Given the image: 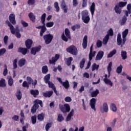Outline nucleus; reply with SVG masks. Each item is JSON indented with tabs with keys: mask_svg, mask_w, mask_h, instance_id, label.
<instances>
[{
	"mask_svg": "<svg viewBox=\"0 0 131 131\" xmlns=\"http://www.w3.org/2000/svg\"><path fill=\"white\" fill-rule=\"evenodd\" d=\"M128 34V29H126L122 33V38H121V34L119 33L117 37V42L118 46H124L125 42L126 41V36Z\"/></svg>",
	"mask_w": 131,
	"mask_h": 131,
	"instance_id": "f257e3e1",
	"label": "nucleus"
},
{
	"mask_svg": "<svg viewBox=\"0 0 131 131\" xmlns=\"http://www.w3.org/2000/svg\"><path fill=\"white\" fill-rule=\"evenodd\" d=\"M34 105L32 107L31 109V112L32 114H34L35 113H36V110L39 108V105L40 107H43V104L42 103V101L39 100V99H36L33 102Z\"/></svg>",
	"mask_w": 131,
	"mask_h": 131,
	"instance_id": "f03ea898",
	"label": "nucleus"
},
{
	"mask_svg": "<svg viewBox=\"0 0 131 131\" xmlns=\"http://www.w3.org/2000/svg\"><path fill=\"white\" fill-rule=\"evenodd\" d=\"M61 39L63 40V41H65L66 42L68 41V39H71V32L70 30H69V29H65L64 33H62L61 35Z\"/></svg>",
	"mask_w": 131,
	"mask_h": 131,
	"instance_id": "7ed1b4c3",
	"label": "nucleus"
},
{
	"mask_svg": "<svg viewBox=\"0 0 131 131\" xmlns=\"http://www.w3.org/2000/svg\"><path fill=\"white\" fill-rule=\"evenodd\" d=\"M82 16V20L85 23V24H88L91 20V18L90 17V15H89V11L88 10H83L81 12Z\"/></svg>",
	"mask_w": 131,
	"mask_h": 131,
	"instance_id": "20e7f679",
	"label": "nucleus"
},
{
	"mask_svg": "<svg viewBox=\"0 0 131 131\" xmlns=\"http://www.w3.org/2000/svg\"><path fill=\"white\" fill-rule=\"evenodd\" d=\"M127 4V2H120L118 4V5H116L115 7V12L117 14H121V10L119 8H123V7H125L126 6V4Z\"/></svg>",
	"mask_w": 131,
	"mask_h": 131,
	"instance_id": "39448f33",
	"label": "nucleus"
},
{
	"mask_svg": "<svg viewBox=\"0 0 131 131\" xmlns=\"http://www.w3.org/2000/svg\"><path fill=\"white\" fill-rule=\"evenodd\" d=\"M46 45H50L54 38V36L51 34H47L43 36Z\"/></svg>",
	"mask_w": 131,
	"mask_h": 131,
	"instance_id": "423d86ee",
	"label": "nucleus"
},
{
	"mask_svg": "<svg viewBox=\"0 0 131 131\" xmlns=\"http://www.w3.org/2000/svg\"><path fill=\"white\" fill-rule=\"evenodd\" d=\"M66 50L70 54H72V55H74L75 56H76V55L78 54V50H77V48L73 45L67 48Z\"/></svg>",
	"mask_w": 131,
	"mask_h": 131,
	"instance_id": "0eeeda50",
	"label": "nucleus"
},
{
	"mask_svg": "<svg viewBox=\"0 0 131 131\" xmlns=\"http://www.w3.org/2000/svg\"><path fill=\"white\" fill-rule=\"evenodd\" d=\"M6 24H7L8 26L10 27V30L12 33V34H15V32L20 31L18 27H16V28H14V26L11 24V23L9 21V20L6 21Z\"/></svg>",
	"mask_w": 131,
	"mask_h": 131,
	"instance_id": "6e6552de",
	"label": "nucleus"
},
{
	"mask_svg": "<svg viewBox=\"0 0 131 131\" xmlns=\"http://www.w3.org/2000/svg\"><path fill=\"white\" fill-rule=\"evenodd\" d=\"M59 108L63 113H66L70 111V105L67 103L64 104L63 105L60 104Z\"/></svg>",
	"mask_w": 131,
	"mask_h": 131,
	"instance_id": "1a4fd4ad",
	"label": "nucleus"
},
{
	"mask_svg": "<svg viewBox=\"0 0 131 131\" xmlns=\"http://www.w3.org/2000/svg\"><path fill=\"white\" fill-rule=\"evenodd\" d=\"M40 50H41V46H40L33 47L31 49V54H32V55H34V56H35V55H36V53L40 52Z\"/></svg>",
	"mask_w": 131,
	"mask_h": 131,
	"instance_id": "9d476101",
	"label": "nucleus"
},
{
	"mask_svg": "<svg viewBox=\"0 0 131 131\" xmlns=\"http://www.w3.org/2000/svg\"><path fill=\"white\" fill-rule=\"evenodd\" d=\"M18 53H20L24 56H25L28 53V49L27 48L19 47L17 50Z\"/></svg>",
	"mask_w": 131,
	"mask_h": 131,
	"instance_id": "9b49d317",
	"label": "nucleus"
},
{
	"mask_svg": "<svg viewBox=\"0 0 131 131\" xmlns=\"http://www.w3.org/2000/svg\"><path fill=\"white\" fill-rule=\"evenodd\" d=\"M9 19L10 23H12L13 25H16V16L15 14L11 13L9 16Z\"/></svg>",
	"mask_w": 131,
	"mask_h": 131,
	"instance_id": "f8f14e48",
	"label": "nucleus"
},
{
	"mask_svg": "<svg viewBox=\"0 0 131 131\" xmlns=\"http://www.w3.org/2000/svg\"><path fill=\"white\" fill-rule=\"evenodd\" d=\"M32 43H33V41L30 39H28L25 41V46L28 50L31 49V47H32Z\"/></svg>",
	"mask_w": 131,
	"mask_h": 131,
	"instance_id": "ddd939ff",
	"label": "nucleus"
},
{
	"mask_svg": "<svg viewBox=\"0 0 131 131\" xmlns=\"http://www.w3.org/2000/svg\"><path fill=\"white\" fill-rule=\"evenodd\" d=\"M96 51L93 52V45L90 47V51L89 53V61H91L93 60V58L95 57V55H96Z\"/></svg>",
	"mask_w": 131,
	"mask_h": 131,
	"instance_id": "4468645a",
	"label": "nucleus"
},
{
	"mask_svg": "<svg viewBox=\"0 0 131 131\" xmlns=\"http://www.w3.org/2000/svg\"><path fill=\"white\" fill-rule=\"evenodd\" d=\"M103 57H104V51H99L97 53L95 60L96 61H99L100 60H102L103 58Z\"/></svg>",
	"mask_w": 131,
	"mask_h": 131,
	"instance_id": "2eb2a0df",
	"label": "nucleus"
},
{
	"mask_svg": "<svg viewBox=\"0 0 131 131\" xmlns=\"http://www.w3.org/2000/svg\"><path fill=\"white\" fill-rule=\"evenodd\" d=\"M96 102L97 100L95 98H93L90 100V106L94 111H96Z\"/></svg>",
	"mask_w": 131,
	"mask_h": 131,
	"instance_id": "dca6fc26",
	"label": "nucleus"
},
{
	"mask_svg": "<svg viewBox=\"0 0 131 131\" xmlns=\"http://www.w3.org/2000/svg\"><path fill=\"white\" fill-rule=\"evenodd\" d=\"M83 49H85L88 48V36L85 35L83 38V41L82 43Z\"/></svg>",
	"mask_w": 131,
	"mask_h": 131,
	"instance_id": "f3484780",
	"label": "nucleus"
},
{
	"mask_svg": "<svg viewBox=\"0 0 131 131\" xmlns=\"http://www.w3.org/2000/svg\"><path fill=\"white\" fill-rule=\"evenodd\" d=\"M53 94H54V91H47L46 92H43L42 95L43 97L45 98H51L52 96H53Z\"/></svg>",
	"mask_w": 131,
	"mask_h": 131,
	"instance_id": "a211bd4d",
	"label": "nucleus"
},
{
	"mask_svg": "<svg viewBox=\"0 0 131 131\" xmlns=\"http://www.w3.org/2000/svg\"><path fill=\"white\" fill-rule=\"evenodd\" d=\"M28 17L31 21L33 23H35V20L36 19V17L35 15L32 12H30L28 14Z\"/></svg>",
	"mask_w": 131,
	"mask_h": 131,
	"instance_id": "6ab92c4d",
	"label": "nucleus"
},
{
	"mask_svg": "<svg viewBox=\"0 0 131 131\" xmlns=\"http://www.w3.org/2000/svg\"><path fill=\"white\" fill-rule=\"evenodd\" d=\"M30 93L31 95H32L34 98H36V96L39 95V91H38L37 90H30Z\"/></svg>",
	"mask_w": 131,
	"mask_h": 131,
	"instance_id": "aec40b11",
	"label": "nucleus"
},
{
	"mask_svg": "<svg viewBox=\"0 0 131 131\" xmlns=\"http://www.w3.org/2000/svg\"><path fill=\"white\" fill-rule=\"evenodd\" d=\"M74 113V110H72L70 113L68 115L66 118V121H70L71 120V117L73 116Z\"/></svg>",
	"mask_w": 131,
	"mask_h": 131,
	"instance_id": "412c9836",
	"label": "nucleus"
},
{
	"mask_svg": "<svg viewBox=\"0 0 131 131\" xmlns=\"http://www.w3.org/2000/svg\"><path fill=\"white\" fill-rule=\"evenodd\" d=\"M96 10V4L95 3H93L90 7V11L91 13V15L94 16V14L95 13V10Z\"/></svg>",
	"mask_w": 131,
	"mask_h": 131,
	"instance_id": "4be33fe9",
	"label": "nucleus"
},
{
	"mask_svg": "<svg viewBox=\"0 0 131 131\" xmlns=\"http://www.w3.org/2000/svg\"><path fill=\"white\" fill-rule=\"evenodd\" d=\"M26 64V59L25 58H21L18 61V66L19 67H23Z\"/></svg>",
	"mask_w": 131,
	"mask_h": 131,
	"instance_id": "5701e85b",
	"label": "nucleus"
},
{
	"mask_svg": "<svg viewBox=\"0 0 131 131\" xmlns=\"http://www.w3.org/2000/svg\"><path fill=\"white\" fill-rule=\"evenodd\" d=\"M62 85L66 89V90H68L70 86V84H69V81L68 80H66L64 82H62Z\"/></svg>",
	"mask_w": 131,
	"mask_h": 131,
	"instance_id": "b1692460",
	"label": "nucleus"
},
{
	"mask_svg": "<svg viewBox=\"0 0 131 131\" xmlns=\"http://www.w3.org/2000/svg\"><path fill=\"white\" fill-rule=\"evenodd\" d=\"M37 118L39 121H43V120H45V114L41 113V114H38Z\"/></svg>",
	"mask_w": 131,
	"mask_h": 131,
	"instance_id": "393cba45",
	"label": "nucleus"
},
{
	"mask_svg": "<svg viewBox=\"0 0 131 131\" xmlns=\"http://www.w3.org/2000/svg\"><path fill=\"white\" fill-rule=\"evenodd\" d=\"M15 96L18 101H20V100L22 99V93H21V91L20 90H17L16 91V93H15Z\"/></svg>",
	"mask_w": 131,
	"mask_h": 131,
	"instance_id": "a878e982",
	"label": "nucleus"
},
{
	"mask_svg": "<svg viewBox=\"0 0 131 131\" xmlns=\"http://www.w3.org/2000/svg\"><path fill=\"white\" fill-rule=\"evenodd\" d=\"M50 79H51V74H48L46 75L43 78L45 83H48L50 82L51 81H50Z\"/></svg>",
	"mask_w": 131,
	"mask_h": 131,
	"instance_id": "bb28decb",
	"label": "nucleus"
},
{
	"mask_svg": "<svg viewBox=\"0 0 131 131\" xmlns=\"http://www.w3.org/2000/svg\"><path fill=\"white\" fill-rule=\"evenodd\" d=\"M46 31H47V28L46 27V24H44L40 31V36H42L43 35V33Z\"/></svg>",
	"mask_w": 131,
	"mask_h": 131,
	"instance_id": "cd10ccee",
	"label": "nucleus"
},
{
	"mask_svg": "<svg viewBox=\"0 0 131 131\" xmlns=\"http://www.w3.org/2000/svg\"><path fill=\"white\" fill-rule=\"evenodd\" d=\"M121 56L123 60L127 59V53H126V51L122 50L121 52Z\"/></svg>",
	"mask_w": 131,
	"mask_h": 131,
	"instance_id": "c85d7f7f",
	"label": "nucleus"
},
{
	"mask_svg": "<svg viewBox=\"0 0 131 131\" xmlns=\"http://www.w3.org/2000/svg\"><path fill=\"white\" fill-rule=\"evenodd\" d=\"M6 86H7L6 80L4 78H2L0 80V88H6Z\"/></svg>",
	"mask_w": 131,
	"mask_h": 131,
	"instance_id": "c756f323",
	"label": "nucleus"
},
{
	"mask_svg": "<svg viewBox=\"0 0 131 131\" xmlns=\"http://www.w3.org/2000/svg\"><path fill=\"white\" fill-rule=\"evenodd\" d=\"M103 81L105 82V84H108L109 85H111V86H113V83H112L111 80L104 78Z\"/></svg>",
	"mask_w": 131,
	"mask_h": 131,
	"instance_id": "7c9ffc66",
	"label": "nucleus"
},
{
	"mask_svg": "<svg viewBox=\"0 0 131 131\" xmlns=\"http://www.w3.org/2000/svg\"><path fill=\"white\" fill-rule=\"evenodd\" d=\"M110 37L108 35H106L102 40L103 45H107L108 41H109Z\"/></svg>",
	"mask_w": 131,
	"mask_h": 131,
	"instance_id": "2f4dec72",
	"label": "nucleus"
},
{
	"mask_svg": "<svg viewBox=\"0 0 131 131\" xmlns=\"http://www.w3.org/2000/svg\"><path fill=\"white\" fill-rule=\"evenodd\" d=\"M57 120L58 122H62V121L64 120V117H63V115H62V114H59L57 115Z\"/></svg>",
	"mask_w": 131,
	"mask_h": 131,
	"instance_id": "473e14b6",
	"label": "nucleus"
},
{
	"mask_svg": "<svg viewBox=\"0 0 131 131\" xmlns=\"http://www.w3.org/2000/svg\"><path fill=\"white\" fill-rule=\"evenodd\" d=\"M37 118V116H36V115H34V116H32L31 117V120L32 121V124H35V123H36Z\"/></svg>",
	"mask_w": 131,
	"mask_h": 131,
	"instance_id": "72a5a7b5",
	"label": "nucleus"
},
{
	"mask_svg": "<svg viewBox=\"0 0 131 131\" xmlns=\"http://www.w3.org/2000/svg\"><path fill=\"white\" fill-rule=\"evenodd\" d=\"M127 20V18H126V16L124 15L122 20L120 21V24L121 26L124 25L125 23H126V21Z\"/></svg>",
	"mask_w": 131,
	"mask_h": 131,
	"instance_id": "f704fd0d",
	"label": "nucleus"
},
{
	"mask_svg": "<svg viewBox=\"0 0 131 131\" xmlns=\"http://www.w3.org/2000/svg\"><path fill=\"white\" fill-rule=\"evenodd\" d=\"M47 17V14L43 13L41 16V23L42 24H46V17Z\"/></svg>",
	"mask_w": 131,
	"mask_h": 131,
	"instance_id": "c9c22d12",
	"label": "nucleus"
},
{
	"mask_svg": "<svg viewBox=\"0 0 131 131\" xmlns=\"http://www.w3.org/2000/svg\"><path fill=\"white\" fill-rule=\"evenodd\" d=\"M49 71V69H48V66H44L42 67V73L43 74H47Z\"/></svg>",
	"mask_w": 131,
	"mask_h": 131,
	"instance_id": "e433bc0d",
	"label": "nucleus"
},
{
	"mask_svg": "<svg viewBox=\"0 0 131 131\" xmlns=\"http://www.w3.org/2000/svg\"><path fill=\"white\" fill-rule=\"evenodd\" d=\"M115 54H116V49H114L107 55V58H112V56H114Z\"/></svg>",
	"mask_w": 131,
	"mask_h": 131,
	"instance_id": "4c0bfd02",
	"label": "nucleus"
},
{
	"mask_svg": "<svg viewBox=\"0 0 131 131\" xmlns=\"http://www.w3.org/2000/svg\"><path fill=\"white\" fill-rule=\"evenodd\" d=\"M111 110L113 111V112H116L117 111V107H116V105L114 103H112L110 106Z\"/></svg>",
	"mask_w": 131,
	"mask_h": 131,
	"instance_id": "58836bf2",
	"label": "nucleus"
},
{
	"mask_svg": "<svg viewBox=\"0 0 131 131\" xmlns=\"http://www.w3.org/2000/svg\"><path fill=\"white\" fill-rule=\"evenodd\" d=\"M84 64H85V59L82 58L79 63L80 68L81 69H82V68L84 67Z\"/></svg>",
	"mask_w": 131,
	"mask_h": 131,
	"instance_id": "ea45409f",
	"label": "nucleus"
},
{
	"mask_svg": "<svg viewBox=\"0 0 131 131\" xmlns=\"http://www.w3.org/2000/svg\"><path fill=\"white\" fill-rule=\"evenodd\" d=\"M73 61V58L72 57H69L67 60V66H70L71 65V62Z\"/></svg>",
	"mask_w": 131,
	"mask_h": 131,
	"instance_id": "a19ab883",
	"label": "nucleus"
},
{
	"mask_svg": "<svg viewBox=\"0 0 131 131\" xmlns=\"http://www.w3.org/2000/svg\"><path fill=\"white\" fill-rule=\"evenodd\" d=\"M99 95V90L97 89L95 91H93L91 93V96L92 98L97 97Z\"/></svg>",
	"mask_w": 131,
	"mask_h": 131,
	"instance_id": "79ce46f5",
	"label": "nucleus"
},
{
	"mask_svg": "<svg viewBox=\"0 0 131 131\" xmlns=\"http://www.w3.org/2000/svg\"><path fill=\"white\" fill-rule=\"evenodd\" d=\"M100 67V66L99 64L97 65L96 63H94L92 65V71H95V70H98L99 69V68Z\"/></svg>",
	"mask_w": 131,
	"mask_h": 131,
	"instance_id": "37998d69",
	"label": "nucleus"
},
{
	"mask_svg": "<svg viewBox=\"0 0 131 131\" xmlns=\"http://www.w3.org/2000/svg\"><path fill=\"white\" fill-rule=\"evenodd\" d=\"M54 6V8L56 10V11L57 12H59L60 11V7H59V3H58V2H55Z\"/></svg>",
	"mask_w": 131,
	"mask_h": 131,
	"instance_id": "c03bdc74",
	"label": "nucleus"
},
{
	"mask_svg": "<svg viewBox=\"0 0 131 131\" xmlns=\"http://www.w3.org/2000/svg\"><path fill=\"white\" fill-rule=\"evenodd\" d=\"M113 30L112 29V28H111L108 30L106 35H108V36H113Z\"/></svg>",
	"mask_w": 131,
	"mask_h": 131,
	"instance_id": "a18cd8bd",
	"label": "nucleus"
},
{
	"mask_svg": "<svg viewBox=\"0 0 131 131\" xmlns=\"http://www.w3.org/2000/svg\"><path fill=\"white\" fill-rule=\"evenodd\" d=\"M53 123H48L46 124L45 126V129L46 131H49V129H50V127H52Z\"/></svg>",
	"mask_w": 131,
	"mask_h": 131,
	"instance_id": "49530a36",
	"label": "nucleus"
},
{
	"mask_svg": "<svg viewBox=\"0 0 131 131\" xmlns=\"http://www.w3.org/2000/svg\"><path fill=\"white\" fill-rule=\"evenodd\" d=\"M103 110L104 112H108V104H107V103H104L103 104Z\"/></svg>",
	"mask_w": 131,
	"mask_h": 131,
	"instance_id": "de8ad7c7",
	"label": "nucleus"
},
{
	"mask_svg": "<svg viewBox=\"0 0 131 131\" xmlns=\"http://www.w3.org/2000/svg\"><path fill=\"white\" fill-rule=\"evenodd\" d=\"M123 67H122V65H120L119 67H118L116 70V72L117 73H120L121 72H122V68Z\"/></svg>",
	"mask_w": 131,
	"mask_h": 131,
	"instance_id": "09e8293b",
	"label": "nucleus"
},
{
	"mask_svg": "<svg viewBox=\"0 0 131 131\" xmlns=\"http://www.w3.org/2000/svg\"><path fill=\"white\" fill-rule=\"evenodd\" d=\"M17 61H18V60H17V59H15L13 60V69H16L17 68V67H18V66L17 65Z\"/></svg>",
	"mask_w": 131,
	"mask_h": 131,
	"instance_id": "8fccbe9b",
	"label": "nucleus"
},
{
	"mask_svg": "<svg viewBox=\"0 0 131 131\" xmlns=\"http://www.w3.org/2000/svg\"><path fill=\"white\" fill-rule=\"evenodd\" d=\"M5 69L3 71V75L6 76L8 74V67L6 64L4 66Z\"/></svg>",
	"mask_w": 131,
	"mask_h": 131,
	"instance_id": "3c124183",
	"label": "nucleus"
},
{
	"mask_svg": "<svg viewBox=\"0 0 131 131\" xmlns=\"http://www.w3.org/2000/svg\"><path fill=\"white\" fill-rule=\"evenodd\" d=\"M57 61V59H56L54 57H52L51 60H49V63L50 64H55Z\"/></svg>",
	"mask_w": 131,
	"mask_h": 131,
	"instance_id": "603ef678",
	"label": "nucleus"
},
{
	"mask_svg": "<svg viewBox=\"0 0 131 131\" xmlns=\"http://www.w3.org/2000/svg\"><path fill=\"white\" fill-rule=\"evenodd\" d=\"M23 86L24 88H27V89L29 88V83L27 82L26 81H24L23 83Z\"/></svg>",
	"mask_w": 131,
	"mask_h": 131,
	"instance_id": "864d4df0",
	"label": "nucleus"
},
{
	"mask_svg": "<svg viewBox=\"0 0 131 131\" xmlns=\"http://www.w3.org/2000/svg\"><path fill=\"white\" fill-rule=\"evenodd\" d=\"M54 26V22H48L46 23V27L48 28L53 27Z\"/></svg>",
	"mask_w": 131,
	"mask_h": 131,
	"instance_id": "5fc2aeb1",
	"label": "nucleus"
},
{
	"mask_svg": "<svg viewBox=\"0 0 131 131\" xmlns=\"http://www.w3.org/2000/svg\"><path fill=\"white\" fill-rule=\"evenodd\" d=\"M48 85H49V87L50 88V89H52V90L53 89H54L55 88H56V86H55V84H54V83H53V82H49L48 83H47Z\"/></svg>",
	"mask_w": 131,
	"mask_h": 131,
	"instance_id": "6e6d98bb",
	"label": "nucleus"
},
{
	"mask_svg": "<svg viewBox=\"0 0 131 131\" xmlns=\"http://www.w3.org/2000/svg\"><path fill=\"white\" fill-rule=\"evenodd\" d=\"M6 52H7V50L5 48H2L0 49V57L1 56H3V55H4Z\"/></svg>",
	"mask_w": 131,
	"mask_h": 131,
	"instance_id": "4d7b16f0",
	"label": "nucleus"
},
{
	"mask_svg": "<svg viewBox=\"0 0 131 131\" xmlns=\"http://www.w3.org/2000/svg\"><path fill=\"white\" fill-rule=\"evenodd\" d=\"M14 83V80L12 78H10L8 80V84L10 86H12Z\"/></svg>",
	"mask_w": 131,
	"mask_h": 131,
	"instance_id": "13d9d810",
	"label": "nucleus"
},
{
	"mask_svg": "<svg viewBox=\"0 0 131 131\" xmlns=\"http://www.w3.org/2000/svg\"><path fill=\"white\" fill-rule=\"evenodd\" d=\"M35 4V0H28V5L29 6H33Z\"/></svg>",
	"mask_w": 131,
	"mask_h": 131,
	"instance_id": "bf43d9fd",
	"label": "nucleus"
},
{
	"mask_svg": "<svg viewBox=\"0 0 131 131\" xmlns=\"http://www.w3.org/2000/svg\"><path fill=\"white\" fill-rule=\"evenodd\" d=\"M64 101L67 103H69L72 101V99H71V97L68 96L64 98Z\"/></svg>",
	"mask_w": 131,
	"mask_h": 131,
	"instance_id": "052dcab7",
	"label": "nucleus"
},
{
	"mask_svg": "<svg viewBox=\"0 0 131 131\" xmlns=\"http://www.w3.org/2000/svg\"><path fill=\"white\" fill-rule=\"evenodd\" d=\"M96 46L97 48H101V47H102V41L98 40L96 43Z\"/></svg>",
	"mask_w": 131,
	"mask_h": 131,
	"instance_id": "680f3d73",
	"label": "nucleus"
},
{
	"mask_svg": "<svg viewBox=\"0 0 131 131\" xmlns=\"http://www.w3.org/2000/svg\"><path fill=\"white\" fill-rule=\"evenodd\" d=\"M88 6V0H83V2L82 4V8H85Z\"/></svg>",
	"mask_w": 131,
	"mask_h": 131,
	"instance_id": "e2e57ef3",
	"label": "nucleus"
},
{
	"mask_svg": "<svg viewBox=\"0 0 131 131\" xmlns=\"http://www.w3.org/2000/svg\"><path fill=\"white\" fill-rule=\"evenodd\" d=\"M21 23L24 27H28V23H26L25 21L21 20Z\"/></svg>",
	"mask_w": 131,
	"mask_h": 131,
	"instance_id": "0e129e2a",
	"label": "nucleus"
},
{
	"mask_svg": "<svg viewBox=\"0 0 131 131\" xmlns=\"http://www.w3.org/2000/svg\"><path fill=\"white\" fill-rule=\"evenodd\" d=\"M13 120L14 121H19V116L18 115H14L12 117Z\"/></svg>",
	"mask_w": 131,
	"mask_h": 131,
	"instance_id": "69168bd1",
	"label": "nucleus"
},
{
	"mask_svg": "<svg viewBox=\"0 0 131 131\" xmlns=\"http://www.w3.org/2000/svg\"><path fill=\"white\" fill-rule=\"evenodd\" d=\"M15 35L16 37L17 38H21V34L20 33V31L18 32H15L14 34Z\"/></svg>",
	"mask_w": 131,
	"mask_h": 131,
	"instance_id": "338daca9",
	"label": "nucleus"
},
{
	"mask_svg": "<svg viewBox=\"0 0 131 131\" xmlns=\"http://www.w3.org/2000/svg\"><path fill=\"white\" fill-rule=\"evenodd\" d=\"M127 9L128 10V12L129 14H130V13H131V4H129L127 5Z\"/></svg>",
	"mask_w": 131,
	"mask_h": 131,
	"instance_id": "774afa93",
	"label": "nucleus"
}]
</instances>
